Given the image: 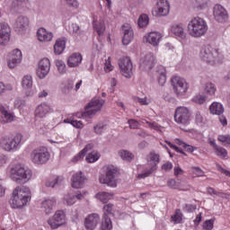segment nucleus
Here are the masks:
<instances>
[{
	"label": "nucleus",
	"mask_w": 230,
	"mask_h": 230,
	"mask_svg": "<svg viewBox=\"0 0 230 230\" xmlns=\"http://www.w3.org/2000/svg\"><path fill=\"white\" fill-rule=\"evenodd\" d=\"M30 200H31V190L26 186H18L13 191L10 205L13 209H21L27 206Z\"/></svg>",
	"instance_id": "nucleus-1"
},
{
	"label": "nucleus",
	"mask_w": 230,
	"mask_h": 230,
	"mask_svg": "<svg viewBox=\"0 0 230 230\" xmlns=\"http://www.w3.org/2000/svg\"><path fill=\"white\" fill-rule=\"evenodd\" d=\"M33 173L30 168L24 166L22 164H13L9 171V177L16 182V184H25L31 180Z\"/></svg>",
	"instance_id": "nucleus-2"
},
{
	"label": "nucleus",
	"mask_w": 230,
	"mask_h": 230,
	"mask_svg": "<svg viewBox=\"0 0 230 230\" xmlns=\"http://www.w3.org/2000/svg\"><path fill=\"white\" fill-rule=\"evenodd\" d=\"M208 22L199 16L192 18L187 25V31L193 39L204 37L208 33Z\"/></svg>",
	"instance_id": "nucleus-3"
},
{
	"label": "nucleus",
	"mask_w": 230,
	"mask_h": 230,
	"mask_svg": "<svg viewBox=\"0 0 230 230\" xmlns=\"http://www.w3.org/2000/svg\"><path fill=\"white\" fill-rule=\"evenodd\" d=\"M200 58L204 62L211 66L224 62V54L218 49H213L210 45H205L201 49Z\"/></svg>",
	"instance_id": "nucleus-4"
},
{
	"label": "nucleus",
	"mask_w": 230,
	"mask_h": 230,
	"mask_svg": "<svg viewBox=\"0 0 230 230\" xmlns=\"http://www.w3.org/2000/svg\"><path fill=\"white\" fill-rule=\"evenodd\" d=\"M119 171L114 165H107L104 167V173L100 174L99 181L101 184H106L110 188L118 187V176Z\"/></svg>",
	"instance_id": "nucleus-5"
},
{
	"label": "nucleus",
	"mask_w": 230,
	"mask_h": 230,
	"mask_svg": "<svg viewBox=\"0 0 230 230\" xmlns=\"http://www.w3.org/2000/svg\"><path fill=\"white\" fill-rule=\"evenodd\" d=\"M21 141H22L21 135H2L0 136V148L4 152H17Z\"/></svg>",
	"instance_id": "nucleus-6"
},
{
	"label": "nucleus",
	"mask_w": 230,
	"mask_h": 230,
	"mask_svg": "<svg viewBox=\"0 0 230 230\" xmlns=\"http://www.w3.org/2000/svg\"><path fill=\"white\" fill-rule=\"evenodd\" d=\"M50 157L51 155L49 154V151L44 146L33 149L30 155L31 164H36L37 166L46 164Z\"/></svg>",
	"instance_id": "nucleus-7"
},
{
	"label": "nucleus",
	"mask_w": 230,
	"mask_h": 230,
	"mask_svg": "<svg viewBox=\"0 0 230 230\" xmlns=\"http://www.w3.org/2000/svg\"><path fill=\"white\" fill-rule=\"evenodd\" d=\"M146 159L149 167H146L142 173L137 175L138 179H146V177H150V175L157 170V164H159V161H161L159 154L155 152L149 153Z\"/></svg>",
	"instance_id": "nucleus-8"
},
{
	"label": "nucleus",
	"mask_w": 230,
	"mask_h": 230,
	"mask_svg": "<svg viewBox=\"0 0 230 230\" xmlns=\"http://www.w3.org/2000/svg\"><path fill=\"white\" fill-rule=\"evenodd\" d=\"M171 84L173 93L176 94L178 98H182V96H184L186 93H188V90L190 89V84L186 82V79L179 75L172 77Z\"/></svg>",
	"instance_id": "nucleus-9"
},
{
	"label": "nucleus",
	"mask_w": 230,
	"mask_h": 230,
	"mask_svg": "<svg viewBox=\"0 0 230 230\" xmlns=\"http://www.w3.org/2000/svg\"><path fill=\"white\" fill-rule=\"evenodd\" d=\"M174 121L178 125H182L183 127H188L191 121V111L188 107L180 106L175 110Z\"/></svg>",
	"instance_id": "nucleus-10"
},
{
	"label": "nucleus",
	"mask_w": 230,
	"mask_h": 230,
	"mask_svg": "<svg viewBox=\"0 0 230 230\" xmlns=\"http://www.w3.org/2000/svg\"><path fill=\"white\" fill-rule=\"evenodd\" d=\"M154 17H168L170 15V2L168 0H156L152 9Z\"/></svg>",
	"instance_id": "nucleus-11"
},
{
	"label": "nucleus",
	"mask_w": 230,
	"mask_h": 230,
	"mask_svg": "<svg viewBox=\"0 0 230 230\" xmlns=\"http://www.w3.org/2000/svg\"><path fill=\"white\" fill-rule=\"evenodd\" d=\"M103 105H105V100L98 98L93 99L85 107L84 118H93L97 112L102 111Z\"/></svg>",
	"instance_id": "nucleus-12"
},
{
	"label": "nucleus",
	"mask_w": 230,
	"mask_h": 230,
	"mask_svg": "<svg viewBox=\"0 0 230 230\" xmlns=\"http://www.w3.org/2000/svg\"><path fill=\"white\" fill-rule=\"evenodd\" d=\"M66 217L64 210H57L53 217L48 219L47 224L50 229H58L62 226H66Z\"/></svg>",
	"instance_id": "nucleus-13"
},
{
	"label": "nucleus",
	"mask_w": 230,
	"mask_h": 230,
	"mask_svg": "<svg viewBox=\"0 0 230 230\" xmlns=\"http://www.w3.org/2000/svg\"><path fill=\"white\" fill-rule=\"evenodd\" d=\"M12 39V28L6 22H0V46L4 47L10 44Z\"/></svg>",
	"instance_id": "nucleus-14"
},
{
	"label": "nucleus",
	"mask_w": 230,
	"mask_h": 230,
	"mask_svg": "<svg viewBox=\"0 0 230 230\" xmlns=\"http://www.w3.org/2000/svg\"><path fill=\"white\" fill-rule=\"evenodd\" d=\"M49 71H51V61H49V58H44L40 59L36 71L38 78L44 80L49 75Z\"/></svg>",
	"instance_id": "nucleus-15"
},
{
	"label": "nucleus",
	"mask_w": 230,
	"mask_h": 230,
	"mask_svg": "<svg viewBox=\"0 0 230 230\" xmlns=\"http://www.w3.org/2000/svg\"><path fill=\"white\" fill-rule=\"evenodd\" d=\"M119 67L122 76H125V78H132L134 73L132 72L133 66L130 58L125 57L120 58L119 61Z\"/></svg>",
	"instance_id": "nucleus-16"
},
{
	"label": "nucleus",
	"mask_w": 230,
	"mask_h": 230,
	"mask_svg": "<svg viewBox=\"0 0 230 230\" xmlns=\"http://www.w3.org/2000/svg\"><path fill=\"white\" fill-rule=\"evenodd\" d=\"M22 87L27 98H31V96L37 93V91L33 88V77L31 75H24L22 77Z\"/></svg>",
	"instance_id": "nucleus-17"
},
{
	"label": "nucleus",
	"mask_w": 230,
	"mask_h": 230,
	"mask_svg": "<svg viewBox=\"0 0 230 230\" xmlns=\"http://www.w3.org/2000/svg\"><path fill=\"white\" fill-rule=\"evenodd\" d=\"M13 26L17 33L24 35L28 31V28H30V19L26 16L20 15L16 18Z\"/></svg>",
	"instance_id": "nucleus-18"
},
{
	"label": "nucleus",
	"mask_w": 230,
	"mask_h": 230,
	"mask_svg": "<svg viewBox=\"0 0 230 230\" xmlns=\"http://www.w3.org/2000/svg\"><path fill=\"white\" fill-rule=\"evenodd\" d=\"M213 15L215 21L217 22H227V19H229V14L227 13V10L221 4H216L213 8Z\"/></svg>",
	"instance_id": "nucleus-19"
},
{
	"label": "nucleus",
	"mask_w": 230,
	"mask_h": 230,
	"mask_svg": "<svg viewBox=\"0 0 230 230\" xmlns=\"http://www.w3.org/2000/svg\"><path fill=\"white\" fill-rule=\"evenodd\" d=\"M122 44L124 46H128L130 42L134 40V30L132 29V25L130 23H124L122 25Z\"/></svg>",
	"instance_id": "nucleus-20"
},
{
	"label": "nucleus",
	"mask_w": 230,
	"mask_h": 230,
	"mask_svg": "<svg viewBox=\"0 0 230 230\" xmlns=\"http://www.w3.org/2000/svg\"><path fill=\"white\" fill-rule=\"evenodd\" d=\"M100 215L93 213L87 216L84 219V227L87 230H94L100 224Z\"/></svg>",
	"instance_id": "nucleus-21"
},
{
	"label": "nucleus",
	"mask_w": 230,
	"mask_h": 230,
	"mask_svg": "<svg viewBox=\"0 0 230 230\" xmlns=\"http://www.w3.org/2000/svg\"><path fill=\"white\" fill-rule=\"evenodd\" d=\"M163 39V34L157 31H151L146 36H144V42L146 44H151V46H159V42Z\"/></svg>",
	"instance_id": "nucleus-22"
},
{
	"label": "nucleus",
	"mask_w": 230,
	"mask_h": 230,
	"mask_svg": "<svg viewBox=\"0 0 230 230\" xmlns=\"http://www.w3.org/2000/svg\"><path fill=\"white\" fill-rule=\"evenodd\" d=\"M53 32L46 30V28L41 27L37 31V38L40 42L46 44L48 42H51L53 40Z\"/></svg>",
	"instance_id": "nucleus-23"
},
{
	"label": "nucleus",
	"mask_w": 230,
	"mask_h": 230,
	"mask_svg": "<svg viewBox=\"0 0 230 230\" xmlns=\"http://www.w3.org/2000/svg\"><path fill=\"white\" fill-rule=\"evenodd\" d=\"M93 30H95L100 37H102V35L105 33V22L103 21V18H102V16H93Z\"/></svg>",
	"instance_id": "nucleus-24"
},
{
	"label": "nucleus",
	"mask_w": 230,
	"mask_h": 230,
	"mask_svg": "<svg viewBox=\"0 0 230 230\" xmlns=\"http://www.w3.org/2000/svg\"><path fill=\"white\" fill-rule=\"evenodd\" d=\"M85 181H87V178H85L82 172H75L72 177V188L80 190V188L85 186Z\"/></svg>",
	"instance_id": "nucleus-25"
},
{
	"label": "nucleus",
	"mask_w": 230,
	"mask_h": 230,
	"mask_svg": "<svg viewBox=\"0 0 230 230\" xmlns=\"http://www.w3.org/2000/svg\"><path fill=\"white\" fill-rule=\"evenodd\" d=\"M154 64H155V57L152 53L146 54L140 59L141 69L150 70L154 67Z\"/></svg>",
	"instance_id": "nucleus-26"
},
{
	"label": "nucleus",
	"mask_w": 230,
	"mask_h": 230,
	"mask_svg": "<svg viewBox=\"0 0 230 230\" xmlns=\"http://www.w3.org/2000/svg\"><path fill=\"white\" fill-rule=\"evenodd\" d=\"M0 112L2 114V119L4 123H12V121H15V114L10 111V107L6 105H1Z\"/></svg>",
	"instance_id": "nucleus-27"
},
{
	"label": "nucleus",
	"mask_w": 230,
	"mask_h": 230,
	"mask_svg": "<svg viewBox=\"0 0 230 230\" xmlns=\"http://www.w3.org/2000/svg\"><path fill=\"white\" fill-rule=\"evenodd\" d=\"M49 112H51V106L47 103H41L35 110V118L36 119H42L46 118Z\"/></svg>",
	"instance_id": "nucleus-28"
},
{
	"label": "nucleus",
	"mask_w": 230,
	"mask_h": 230,
	"mask_svg": "<svg viewBox=\"0 0 230 230\" xmlns=\"http://www.w3.org/2000/svg\"><path fill=\"white\" fill-rule=\"evenodd\" d=\"M55 206H57V199L55 198H49L41 202V209H43L46 215H51L53 209H55Z\"/></svg>",
	"instance_id": "nucleus-29"
},
{
	"label": "nucleus",
	"mask_w": 230,
	"mask_h": 230,
	"mask_svg": "<svg viewBox=\"0 0 230 230\" xmlns=\"http://www.w3.org/2000/svg\"><path fill=\"white\" fill-rule=\"evenodd\" d=\"M170 31L172 35L181 39V40H184V39H186V31H184V25L182 23L172 24L170 28Z\"/></svg>",
	"instance_id": "nucleus-30"
},
{
	"label": "nucleus",
	"mask_w": 230,
	"mask_h": 230,
	"mask_svg": "<svg viewBox=\"0 0 230 230\" xmlns=\"http://www.w3.org/2000/svg\"><path fill=\"white\" fill-rule=\"evenodd\" d=\"M208 143L215 150V154L217 155V157H220L221 159H226L227 157V149L217 146L215 139L209 138Z\"/></svg>",
	"instance_id": "nucleus-31"
},
{
	"label": "nucleus",
	"mask_w": 230,
	"mask_h": 230,
	"mask_svg": "<svg viewBox=\"0 0 230 230\" xmlns=\"http://www.w3.org/2000/svg\"><path fill=\"white\" fill-rule=\"evenodd\" d=\"M67 43V38L61 37L56 40L54 44V53L55 55H62L66 49V44Z\"/></svg>",
	"instance_id": "nucleus-32"
},
{
	"label": "nucleus",
	"mask_w": 230,
	"mask_h": 230,
	"mask_svg": "<svg viewBox=\"0 0 230 230\" xmlns=\"http://www.w3.org/2000/svg\"><path fill=\"white\" fill-rule=\"evenodd\" d=\"M82 64V55L80 53L72 54L67 59L68 67H78Z\"/></svg>",
	"instance_id": "nucleus-33"
},
{
	"label": "nucleus",
	"mask_w": 230,
	"mask_h": 230,
	"mask_svg": "<svg viewBox=\"0 0 230 230\" xmlns=\"http://www.w3.org/2000/svg\"><path fill=\"white\" fill-rule=\"evenodd\" d=\"M210 114L214 116H222V113L225 111L224 105L218 102H214L209 106Z\"/></svg>",
	"instance_id": "nucleus-34"
},
{
	"label": "nucleus",
	"mask_w": 230,
	"mask_h": 230,
	"mask_svg": "<svg viewBox=\"0 0 230 230\" xmlns=\"http://www.w3.org/2000/svg\"><path fill=\"white\" fill-rule=\"evenodd\" d=\"M95 199L100 200V202H102V204H107L109 200H112V199H114V194L111 192L101 191L95 195Z\"/></svg>",
	"instance_id": "nucleus-35"
},
{
	"label": "nucleus",
	"mask_w": 230,
	"mask_h": 230,
	"mask_svg": "<svg viewBox=\"0 0 230 230\" xmlns=\"http://www.w3.org/2000/svg\"><path fill=\"white\" fill-rule=\"evenodd\" d=\"M93 144L86 145V146L79 154L74 156V158L72 159V163H78V161H82V159L85 157V154L93 150Z\"/></svg>",
	"instance_id": "nucleus-36"
},
{
	"label": "nucleus",
	"mask_w": 230,
	"mask_h": 230,
	"mask_svg": "<svg viewBox=\"0 0 230 230\" xmlns=\"http://www.w3.org/2000/svg\"><path fill=\"white\" fill-rule=\"evenodd\" d=\"M157 74L159 85H164V84H166V69H164V66H159Z\"/></svg>",
	"instance_id": "nucleus-37"
},
{
	"label": "nucleus",
	"mask_w": 230,
	"mask_h": 230,
	"mask_svg": "<svg viewBox=\"0 0 230 230\" xmlns=\"http://www.w3.org/2000/svg\"><path fill=\"white\" fill-rule=\"evenodd\" d=\"M101 230H112V221L109 216H103L101 223Z\"/></svg>",
	"instance_id": "nucleus-38"
},
{
	"label": "nucleus",
	"mask_w": 230,
	"mask_h": 230,
	"mask_svg": "<svg viewBox=\"0 0 230 230\" xmlns=\"http://www.w3.org/2000/svg\"><path fill=\"white\" fill-rule=\"evenodd\" d=\"M55 64L59 75H66L67 73V66L62 59H56Z\"/></svg>",
	"instance_id": "nucleus-39"
},
{
	"label": "nucleus",
	"mask_w": 230,
	"mask_h": 230,
	"mask_svg": "<svg viewBox=\"0 0 230 230\" xmlns=\"http://www.w3.org/2000/svg\"><path fill=\"white\" fill-rule=\"evenodd\" d=\"M196 10H206L209 6V0H193Z\"/></svg>",
	"instance_id": "nucleus-40"
},
{
	"label": "nucleus",
	"mask_w": 230,
	"mask_h": 230,
	"mask_svg": "<svg viewBox=\"0 0 230 230\" xmlns=\"http://www.w3.org/2000/svg\"><path fill=\"white\" fill-rule=\"evenodd\" d=\"M206 94L208 96H215L217 93V86L213 83H207L204 89Z\"/></svg>",
	"instance_id": "nucleus-41"
},
{
	"label": "nucleus",
	"mask_w": 230,
	"mask_h": 230,
	"mask_svg": "<svg viewBox=\"0 0 230 230\" xmlns=\"http://www.w3.org/2000/svg\"><path fill=\"white\" fill-rule=\"evenodd\" d=\"M63 201L64 204H66V206H74V204H76V199L75 198V194H65Z\"/></svg>",
	"instance_id": "nucleus-42"
},
{
	"label": "nucleus",
	"mask_w": 230,
	"mask_h": 230,
	"mask_svg": "<svg viewBox=\"0 0 230 230\" xmlns=\"http://www.w3.org/2000/svg\"><path fill=\"white\" fill-rule=\"evenodd\" d=\"M7 57L14 58L18 60V62H22V52L19 49L12 50Z\"/></svg>",
	"instance_id": "nucleus-43"
},
{
	"label": "nucleus",
	"mask_w": 230,
	"mask_h": 230,
	"mask_svg": "<svg viewBox=\"0 0 230 230\" xmlns=\"http://www.w3.org/2000/svg\"><path fill=\"white\" fill-rule=\"evenodd\" d=\"M148 22H150V19L148 18V15L146 14H141L138 18V26L139 28H146V26H148Z\"/></svg>",
	"instance_id": "nucleus-44"
},
{
	"label": "nucleus",
	"mask_w": 230,
	"mask_h": 230,
	"mask_svg": "<svg viewBox=\"0 0 230 230\" xmlns=\"http://www.w3.org/2000/svg\"><path fill=\"white\" fill-rule=\"evenodd\" d=\"M176 145H179V146H182V148H187V152H195L197 150V147L193 146L187 145L186 143L182 142V140L176 138L175 139Z\"/></svg>",
	"instance_id": "nucleus-45"
},
{
	"label": "nucleus",
	"mask_w": 230,
	"mask_h": 230,
	"mask_svg": "<svg viewBox=\"0 0 230 230\" xmlns=\"http://www.w3.org/2000/svg\"><path fill=\"white\" fill-rule=\"evenodd\" d=\"M85 159L87 163H96V161L100 159V153L93 151L92 153L88 154Z\"/></svg>",
	"instance_id": "nucleus-46"
},
{
	"label": "nucleus",
	"mask_w": 230,
	"mask_h": 230,
	"mask_svg": "<svg viewBox=\"0 0 230 230\" xmlns=\"http://www.w3.org/2000/svg\"><path fill=\"white\" fill-rule=\"evenodd\" d=\"M171 218L173 224H181L182 222V212H181V209H177Z\"/></svg>",
	"instance_id": "nucleus-47"
},
{
	"label": "nucleus",
	"mask_w": 230,
	"mask_h": 230,
	"mask_svg": "<svg viewBox=\"0 0 230 230\" xmlns=\"http://www.w3.org/2000/svg\"><path fill=\"white\" fill-rule=\"evenodd\" d=\"M21 64V61L19 59H14L13 58H10V56H7V66L9 69H15Z\"/></svg>",
	"instance_id": "nucleus-48"
},
{
	"label": "nucleus",
	"mask_w": 230,
	"mask_h": 230,
	"mask_svg": "<svg viewBox=\"0 0 230 230\" xmlns=\"http://www.w3.org/2000/svg\"><path fill=\"white\" fill-rule=\"evenodd\" d=\"M119 156L121 159H123V161H132V159H134L133 154L127 150L119 151Z\"/></svg>",
	"instance_id": "nucleus-49"
},
{
	"label": "nucleus",
	"mask_w": 230,
	"mask_h": 230,
	"mask_svg": "<svg viewBox=\"0 0 230 230\" xmlns=\"http://www.w3.org/2000/svg\"><path fill=\"white\" fill-rule=\"evenodd\" d=\"M70 31L75 37H80L82 35V31L77 23H72L70 26Z\"/></svg>",
	"instance_id": "nucleus-50"
},
{
	"label": "nucleus",
	"mask_w": 230,
	"mask_h": 230,
	"mask_svg": "<svg viewBox=\"0 0 230 230\" xmlns=\"http://www.w3.org/2000/svg\"><path fill=\"white\" fill-rule=\"evenodd\" d=\"M146 123L150 128H152L153 130H156V132H163V128H164L155 121L150 122L146 120Z\"/></svg>",
	"instance_id": "nucleus-51"
},
{
	"label": "nucleus",
	"mask_w": 230,
	"mask_h": 230,
	"mask_svg": "<svg viewBox=\"0 0 230 230\" xmlns=\"http://www.w3.org/2000/svg\"><path fill=\"white\" fill-rule=\"evenodd\" d=\"M133 102H135V103H139V105H150V101L146 97L141 98L134 96Z\"/></svg>",
	"instance_id": "nucleus-52"
},
{
	"label": "nucleus",
	"mask_w": 230,
	"mask_h": 230,
	"mask_svg": "<svg viewBox=\"0 0 230 230\" xmlns=\"http://www.w3.org/2000/svg\"><path fill=\"white\" fill-rule=\"evenodd\" d=\"M217 141H219L220 143H223V145L230 146V134L219 135L217 137Z\"/></svg>",
	"instance_id": "nucleus-53"
},
{
	"label": "nucleus",
	"mask_w": 230,
	"mask_h": 230,
	"mask_svg": "<svg viewBox=\"0 0 230 230\" xmlns=\"http://www.w3.org/2000/svg\"><path fill=\"white\" fill-rule=\"evenodd\" d=\"M65 3L69 8H74L75 10L80 8V2H78V0H65Z\"/></svg>",
	"instance_id": "nucleus-54"
},
{
	"label": "nucleus",
	"mask_w": 230,
	"mask_h": 230,
	"mask_svg": "<svg viewBox=\"0 0 230 230\" xmlns=\"http://www.w3.org/2000/svg\"><path fill=\"white\" fill-rule=\"evenodd\" d=\"M47 188H55L58 184V177L50 178L46 181Z\"/></svg>",
	"instance_id": "nucleus-55"
},
{
	"label": "nucleus",
	"mask_w": 230,
	"mask_h": 230,
	"mask_svg": "<svg viewBox=\"0 0 230 230\" xmlns=\"http://www.w3.org/2000/svg\"><path fill=\"white\" fill-rule=\"evenodd\" d=\"M113 208H114V205H112L111 203L104 205V207H103V211H104L103 217H109V215H112Z\"/></svg>",
	"instance_id": "nucleus-56"
},
{
	"label": "nucleus",
	"mask_w": 230,
	"mask_h": 230,
	"mask_svg": "<svg viewBox=\"0 0 230 230\" xmlns=\"http://www.w3.org/2000/svg\"><path fill=\"white\" fill-rule=\"evenodd\" d=\"M73 87H75L73 81H68L65 87L62 89V93L64 94H69V91H71Z\"/></svg>",
	"instance_id": "nucleus-57"
},
{
	"label": "nucleus",
	"mask_w": 230,
	"mask_h": 230,
	"mask_svg": "<svg viewBox=\"0 0 230 230\" xmlns=\"http://www.w3.org/2000/svg\"><path fill=\"white\" fill-rule=\"evenodd\" d=\"M192 100L195 103H199V105H202V103L206 102V96L202 94H198L194 96Z\"/></svg>",
	"instance_id": "nucleus-58"
},
{
	"label": "nucleus",
	"mask_w": 230,
	"mask_h": 230,
	"mask_svg": "<svg viewBox=\"0 0 230 230\" xmlns=\"http://www.w3.org/2000/svg\"><path fill=\"white\" fill-rule=\"evenodd\" d=\"M107 125L104 123H99L94 127V132L96 134H102L103 130H105Z\"/></svg>",
	"instance_id": "nucleus-59"
},
{
	"label": "nucleus",
	"mask_w": 230,
	"mask_h": 230,
	"mask_svg": "<svg viewBox=\"0 0 230 230\" xmlns=\"http://www.w3.org/2000/svg\"><path fill=\"white\" fill-rule=\"evenodd\" d=\"M214 224H215V220L213 219L207 220L203 224V229L212 230Z\"/></svg>",
	"instance_id": "nucleus-60"
},
{
	"label": "nucleus",
	"mask_w": 230,
	"mask_h": 230,
	"mask_svg": "<svg viewBox=\"0 0 230 230\" xmlns=\"http://www.w3.org/2000/svg\"><path fill=\"white\" fill-rule=\"evenodd\" d=\"M128 124L129 125V128H139V122L134 119H128Z\"/></svg>",
	"instance_id": "nucleus-61"
},
{
	"label": "nucleus",
	"mask_w": 230,
	"mask_h": 230,
	"mask_svg": "<svg viewBox=\"0 0 230 230\" xmlns=\"http://www.w3.org/2000/svg\"><path fill=\"white\" fill-rule=\"evenodd\" d=\"M192 173H194V175H197V177H204V171H202V169H200V167H192Z\"/></svg>",
	"instance_id": "nucleus-62"
},
{
	"label": "nucleus",
	"mask_w": 230,
	"mask_h": 230,
	"mask_svg": "<svg viewBox=\"0 0 230 230\" xmlns=\"http://www.w3.org/2000/svg\"><path fill=\"white\" fill-rule=\"evenodd\" d=\"M167 185L169 188H172V190H179V182L177 181L172 179L167 181Z\"/></svg>",
	"instance_id": "nucleus-63"
},
{
	"label": "nucleus",
	"mask_w": 230,
	"mask_h": 230,
	"mask_svg": "<svg viewBox=\"0 0 230 230\" xmlns=\"http://www.w3.org/2000/svg\"><path fill=\"white\" fill-rule=\"evenodd\" d=\"M172 168H173V164L171 162H167L162 165V170H164V172H170Z\"/></svg>",
	"instance_id": "nucleus-64"
}]
</instances>
